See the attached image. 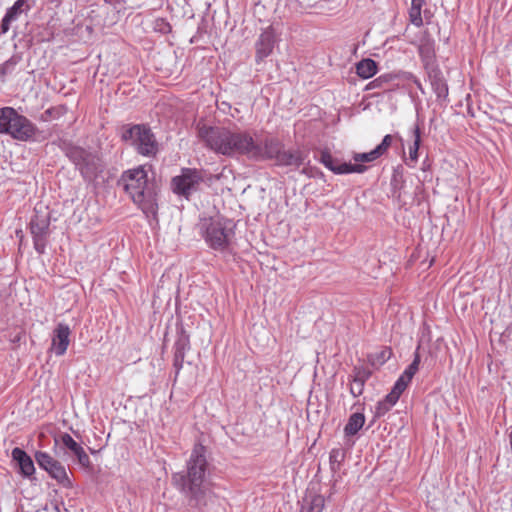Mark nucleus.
I'll return each instance as SVG.
<instances>
[{"label": "nucleus", "mask_w": 512, "mask_h": 512, "mask_svg": "<svg viewBox=\"0 0 512 512\" xmlns=\"http://www.w3.org/2000/svg\"><path fill=\"white\" fill-rule=\"evenodd\" d=\"M153 29L154 31L160 33V34H168L171 32L172 30V27L170 25V23L164 19V18H157L155 19L154 21V24H153Z\"/></svg>", "instance_id": "473e14b6"}, {"label": "nucleus", "mask_w": 512, "mask_h": 512, "mask_svg": "<svg viewBox=\"0 0 512 512\" xmlns=\"http://www.w3.org/2000/svg\"><path fill=\"white\" fill-rule=\"evenodd\" d=\"M50 216L48 212H41L35 209V214L30 221V233L32 236H48Z\"/></svg>", "instance_id": "a211bd4d"}, {"label": "nucleus", "mask_w": 512, "mask_h": 512, "mask_svg": "<svg viewBox=\"0 0 512 512\" xmlns=\"http://www.w3.org/2000/svg\"><path fill=\"white\" fill-rule=\"evenodd\" d=\"M413 136L414 141L413 144L409 147V158L413 162H417L418 160V151L421 144V129L419 124H416L413 128Z\"/></svg>", "instance_id": "393cba45"}, {"label": "nucleus", "mask_w": 512, "mask_h": 512, "mask_svg": "<svg viewBox=\"0 0 512 512\" xmlns=\"http://www.w3.org/2000/svg\"><path fill=\"white\" fill-rule=\"evenodd\" d=\"M70 328L65 323H59L53 331L50 350L56 356H62L66 353L70 343Z\"/></svg>", "instance_id": "2eb2a0df"}, {"label": "nucleus", "mask_w": 512, "mask_h": 512, "mask_svg": "<svg viewBox=\"0 0 512 512\" xmlns=\"http://www.w3.org/2000/svg\"><path fill=\"white\" fill-rule=\"evenodd\" d=\"M378 71L376 61L371 58H365L356 64V73L362 79L373 77Z\"/></svg>", "instance_id": "aec40b11"}, {"label": "nucleus", "mask_w": 512, "mask_h": 512, "mask_svg": "<svg viewBox=\"0 0 512 512\" xmlns=\"http://www.w3.org/2000/svg\"><path fill=\"white\" fill-rule=\"evenodd\" d=\"M392 408L384 401L381 400L375 406L374 417L381 418L387 414Z\"/></svg>", "instance_id": "4c0bfd02"}, {"label": "nucleus", "mask_w": 512, "mask_h": 512, "mask_svg": "<svg viewBox=\"0 0 512 512\" xmlns=\"http://www.w3.org/2000/svg\"><path fill=\"white\" fill-rule=\"evenodd\" d=\"M324 497L322 495H314L310 498L306 507L301 512H322L324 509Z\"/></svg>", "instance_id": "a878e982"}, {"label": "nucleus", "mask_w": 512, "mask_h": 512, "mask_svg": "<svg viewBox=\"0 0 512 512\" xmlns=\"http://www.w3.org/2000/svg\"><path fill=\"white\" fill-rule=\"evenodd\" d=\"M419 54L426 72L429 71L430 67H439L435 64L434 50L430 44L421 45L419 48Z\"/></svg>", "instance_id": "5701e85b"}, {"label": "nucleus", "mask_w": 512, "mask_h": 512, "mask_svg": "<svg viewBox=\"0 0 512 512\" xmlns=\"http://www.w3.org/2000/svg\"><path fill=\"white\" fill-rule=\"evenodd\" d=\"M276 41V33L272 26H268L261 32L255 43V60L257 63L272 54Z\"/></svg>", "instance_id": "9b49d317"}, {"label": "nucleus", "mask_w": 512, "mask_h": 512, "mask_svg": "<svg viewBox=\"0 0 512 512\" xmlns=\"http://www.w3.org/2000/svg\"><path fill=\"white\" fill-rule=\"evenodd\" d=\"M401 395H398L396 391L391 389L390 393H388L383 399L391 408L398 402Z\"/></svg>", "instance_id": "58836bf2"}, {"label": "nucleus", "mask_w": 512, "mask_h": 512, "mask_svg": "<svg viewBox=\"0 0 512 512\" xmlns=\"http://www.w3.org/2000/svg\"><path fill=\"white\" fill-rule=\"evenodd\" d=\"M197 137L204 146L218 155L244 156L250 161H275L280 167L299 168L308 162V153L301 149H284L276 136L257 131L230 129L223 126L197 124Z\"/></svg>", "instance_id": "f257e3e1"}, {"label": "nucleus", "mask_w": 512, "mask_h": 512, "mask_svg": "<svg viewBox=\"0 0 512 512\" xmlns=\"http://www.w3.org/2000/svg\"><path fill=\"white\" fill-rule=\"evenodd\" d=\"M421 362V357L419 354V347L416 349L413 355L412 362L406 367L404 370L406 379H413L414 375L417 373L419 369V365Z\"/></svg>", "instance_id": "bb28decb"}, {"label": "nucleus", "mask_w": 512, "mask_h": 512, "mask_svg": "<svg viewBox=\"0 0 512 512\" xmlns=\"http://www.w3.org/2000/svg\"><path fill=\"white\" fill-rule=\"evenodd\" d=\"M431 88L436 95L437 101L447 102L449 89L446 79L439 67H430L426 72Z\"/></svg>", "instance_id": "ddd939ff"}, {"label": "nucleus", "mask_w": 512, "mask_h": 512, "mask_svg": "<svg viewBox=\"0 0 512 512\" xmlns=\"http://www.w3.org/2000/svg\"><path fill=\"white\" fill-rule=\"evenodd\" d=\"M320 162L330 171L338 175H345L351 173H364L367 166L362 164H352L334 158L329 152L323 151L321 153Z\"/></svg>", "instance_id": "9d476101"}, {"label": "nucleus", "mask_w": 512, "mask_h": 512, "mask_svg": "<svg viewBox=\"0 0 512 512\" xmlns=\"http://www.w3.org/2000/svg\"><path fill=\"white\" fill-rule=\"evenodd\" d=\"M379 158V156L377 155V153L375 152V150H371L370 152H366V153H355L353 155V160L355 161L354 164H362L364 165L363 163H369V162H373L375 160H377Z\"/></svg>", "instance_id": "c85d7f7f"}, {"label": "nucleus", "mask_w": 512, "mask_h": 512, "mask_svg": "<svg viewBox=\"0 0 512 512\" xmlns=\"http://www.w3.org/2000/svg\"><path fill=\"white\" fill-rule=\"evenodd\" d=\"M34 457L38 466L46 471L51 478L56 480L59 485L67 489L73 487V482L61 462L44 451H36Z\"/></svg>", "instance_id": "1a4fd4ad"}, {"label": "nucleus", "mask_w": 512, "mask_h": 512, "mask_svg": "<svg viewBox=\"0 0 512 512\" xmlns=\"http://www.w3.org/2000/svg\"><path fill=\"white\" fill-rule=\"evenodd\" d=\"M0 133L10 135L22 142L36 141L40 133L38 127L13 107L0 109Z\"/></svg>", "instance_id": "39448f33"}, {"label": "nucleus", "mask_w": 512, "mask_h": 512, "mask_svg": "<svg viewBox=\"0 0 512 512\" xmlns=\"http://www.w3.org/2000/svg\"><path fill=\"white\" fill-rule=\"evenodd\" d=\"M412 379H406L405 373L403 372L399 378L394 383L392 389L398 393V395H401L405 389L407 388L408 384L411 382Z\"/></svg>", "instance_id": "f704fd0d"}, {"label": "nucleus", "mask_w": 512, "mask_h": 512, "mask_svg": "<svg viewBox=\"0 0 512 512\" xmlns=\"http://www.w3.org/2000/svg\"><path fill=\"white\" fill-rule=\"evenodd\" d=\"M236 224L233 220L217 217L206 220L201 227L202 236L207 246L222 254L231 256L234 254Z\"/></svg>", "instance_id": "20e7f679"}, {"label": "nucleus", "mask_w": 512, "mask_h": 512, "mask_svg": "<svg viewBox=\"0 0 512 512\" xmlns=\"http://www.w3.org/2000/svg\"><path fill=\"white\" fill-rule=\"evenodd\" d=\"M412 379H406L405 373L403 372L399 378L394 383L392 389L398 393V395H401L405 389L407 388L408 384L411 382Z\"/></svg>", "instance_id": "72a5a7b5"}, {"label": "nucleus", "mask_w": 512, "mask_h": 512, "mask_svg": "<svg viewBox=\"0 0 512 512\" xmlns=\"http://www.w3.org/2000/svg\"><path fill=\"white\" fill-rule=\"evenodd\" d=\"M21 60L22 54H13L8 60L0 65V77L11 74Z\"/></svg>", "instance_id": "b1692460"}, {"label": "nucleus", "mask_w": 512, "mask_h": 512, "mask_svg": "<svg viewBox=\"0 0 512 512\" xmlns=\"http://www.w3.org/2000/svg\"><path fill=\"white\" fill-rule=\"evenodd\" d=\"M8 31H4L2 29V23L0 24V35L7 33Z\"/></svg>", "instance_id": "79ce46f5"}, {"label": "nucleus", "mask_w": 512, "mask_h": 512, "mask_svg": "<svg viewBox=\"0 0 512 512\" xmlns=\"http://www.w3.org/2000/svg\"><path fill=\"white\" fill-rule=\"evenodd\" d=\"M390 356V351L384 350L381 352L380 357L382 359V363H384Z\"/></svg>", "instance_id": "a19ab883"}, {"label": "nucleus", "mask_w": 512, "mask_h": 512, "mask_svg": "<svg viewBox=\"0 0 512 512\" xmlns=\"http://www.w3.org/2000/svg\"><path fill=\"white\" fill-rule=\"evenodd\" d=\"M425 4V0H411V7L409 9V18L411 23L416 26L420 27L423 25V19H422V7Z\"/></svg>", "instance_id": "412c9836"}, {"label": "nucleus", "mask_w": 512, "mask_h": 512, "mask_svg": "<svg viewBox=\"0 0 512 512\" xmlns=\"http://www.w3.org/2000/svg\"><path fill=\"white\" fill-rule=\"evenodd\" d=\"M350 381H351V385H350L351 395L355 398L362 395V393L364 391L365 382L359 381V380H354L352 378L350 379Z\"/></svg>", "instance_id": "e433bc0d"}, {"label": "nucleus", "mask_w": 512, "mask_h": 512, "mask_svg": "<svg viewBox=\"0 0 512 512\" xmlns=\"http://www.w3.org/2000/svg\"><path fill=\"white\" fill-rule=\"evenodd\" d=\"M173 366L176 374L183 368L186 353L190 350V336L183 326L177 329V339L174 343Z\"/></svg>", "instance_id": "f8f14e48"}, {"label": "nucleus", "mask_w": 512, "mask_h": 512, "mask_svg": "<svg viewBox=\"0 0 512 512\" xmlns=\"http://www.w3.org/2000/svg\"><path fill=\"white\" fill-rule=\"evenodd\" d=\"M32 8L28 0H16L14 4L7 9L2 18V29L9 31L10 24L16 21L22 13H27Z\"/></svg>", "instance_id": "f3484780"}, {"label": "nucleus", "mask_w": 512, "mask_h": 512, "mask_svg": "<svg viewBox=\"0 0 512 512\" xmlns=\"http://www.w3.org/2000/svg\"><path fill=\"white\" fill-rule=\"evenodd\" d=\"M207 449L202 444L194 445L186 468L172 475L173 486L188 500L192 507L202 508L207 506L213 497L211 483L208 481L209 463L207 461Z\"/></svg>", "instance_id": "f03ea898"}, {"label": "nucleus", "mask_w": 512, "mask_h": 512, "mask_svg": "<svg viewBox=\"0 0 512 512\" xmlns=\"http://www.w3.org/2000/svg\"><path fill=\"white\" fill-rule=\"evenodd\" d=\"M63 114L64 111L62 107H50L41 114L40 120L48 122L52 119H59Z\"/></svg>", "instance_id": "c756f323"}, {"label": "nucleus", "mask_w": 512, "mask_h": 512, "mask_svg": "<svg viewBox=\"0 0 512 512\" xmlns=\"http://www.w3.org/2000/svg\"><path fill=\"white\" fill-rule=\"evenodd\" d=\"M121 139L143 157L154 158L159 153L156 135L148 124L124 125L121 130Z\"/></svg>", "instance_id": "423d86ee"}, {"label": "nucleus", "mask_w": 512, "mask_h": 512, "mask_svg": "<svg viewBox=\"0 0 512 512\" xmlns=\"http://www.w3.org/2000/svg\"><path fill=\"white\" fill-rule=\"evenodd\" d=\"M203 182L204 175L201 170L182 168L180 174L171 179V190L177 196L189 200L200 190Z\"/></svg>", "instance_id": "6e6552de"}, {"label": "nucleus", "mask_w": 512, "mask_h": 512, "mask_svg": "<svg viewBox=\"0 0 512 512\" xmlns=\"http://www.w3.org/2000/svg\"><path fill=\"white\" fill-rule=\"evenodd\" d=\"M393 142V136L390 135V134H387L383 137L382 141L380 144H378L374 150L375 152L377 153V155L379 156V158L381 156H383L387 151L388 149L390 148L391 144Z\"/></svg>", "instance_id": "2f4dec72"}, {"label": "nucleus", "mask_w": 512, "mask_h": 512, "mask_svg": "<svg viewBox=\"0 0 512 512\" xmlns=\"http://www.w3.org/2000/svg\"><path fill=\"white\" fill-rule=\"evenodd\" d=\"M365 424V416L361 412H355L350 415L346 425L344 426V434L346 437L356 435Z\"/></svg>", "instance_id": "6ab92c4d"}, {"label": "nucleus", "mask_w": 512, "mask_h": 512, "mask_svg": "<svg viewBox=\"0 0 512 512\" xmlns=\"http://www.w3.org/2000/svg\"><path fill=\"white\" fill-rule=\"evenodd\" d=\"M60 441L65 448H67L76 458L78 463L84 468L91 467V460L83 447L73 439L68 433L60 435Z\"/></svg>", "instance_id": "dca6fc26"}, {"label": "nucleus", "mask_w": 512, "mask_h": 512, "mask_svg": "<svg viewBox=\"0 0 512 512\" xmlns=\"http://www.w3.org/2000/svg\"><path fill=\"white\" fill-rule=\"evenodd\" d=\"M12 460L18 467V473L29 480H35V466L32 458L25 450L20 447H15L11 452Z\"/></svg>", "instance_id": "4468645a"}, {"label": "nucleus", "mask_w": 512, "mask_h": 512, "mask_svg": "<svg viewBox=\"0 0 512 512\" xmlns=\"http://www.w3.org/2000/svg\"><path fill=\"white\" fill-rule=\"evenodd\" d=\"M396 75L395 74H392V73H385V74H382L380 76H378L377 78H375L373 81H371L366 89L367 90H372V89H383V90H386V89H389L390 88V84L396 79Z\"/></svg>", "instance_id": "4be33fe9"}, {"label": "nucleus", "mask_w": 512, "mask_h": 512, "mask_svg": "<svg viewBox=\"0 0 512 512\" xmlns=\"http://www.w3.org/2000/svg\"><path fill=\"white\" fill-rule=\"evenodd\" d=\"M406 79L411 80L416 85V87L420 90V92L424 93V88L422 86V83L416 76H414L412 73H408V76L406 77Z\"/></svg>", "instance_id": "ea45409f"}, {"label": "nucleus", "mask_w": 512, "mask_h": 512, "mask_svg": "<svg viewBox=\"0 0 512 512\" xmlns=\"http://www.w3.org/2000/svg\"><path fill=\"white\" fill-rule=\"evenodd\" d=\"M63 150L85 181H94L102 172L100 158L95 153L72 144L65 145Z\"/></svg>", "instance_id": "0eeeda50"}, {"label": "nucleus", "mask_w": 512, "mask_h": 512, "mask_svg": "<svg viewBox=\"0 0 512 512\" xmlns=\"http://www.w3.org/2000/svg\"><path fill=\"white\" fill-rule=\"evenodd\" d=\"M151 165H139L122 172L118 186L128 194L147 218L157 217L160 186L154 176H149Z\"/></svg>", "instance_id": "7ed1b4c3"}, {"label": "nucleus", "mask_w": 512, "mask_h": 512, "mask_svg": "<svg viewBox=\"0 0 512 512\" xmlns=\"http://www.w3.org/2000/svg\"><path fill=\"white\" fill-rule=\"evenodd\" d=\"M48 236H32L34 249L39 254H44L47 245Z\"/></svg>", "instance_id": "c9c22d12"}, {"label": "nucleus", "mask_w": 512, "mask_h": 512, "mask_svg": "<svg viewBox=\"0 0 512 512\" xmlns=\"http://www.w3.org/2000/svg\"><path fill=\"white\" fill-rule=\"evenodd\" d=\"M344 460V453L341 449H332L329 453V462L332 471L339 469L341 462Z\"/></svg>", "instance_id": "cd10ccee"}, {"label": "nucleus", "mask_w": 512, "mask_h": 512, "mask_svg": "<svg viewBox=\"0 0 512 512\" xmlns=\"http://www.w3.org/2000/svg\"><path fill=\"white\" fill-rule=\"evenodd\" d=\"M370 376L371 371L369 369L362 366H355L352 370V374L349 377L354 380H359L366 383Z\"/></svg>", "instance_id": "7c9ffc66"}]
</instances>
